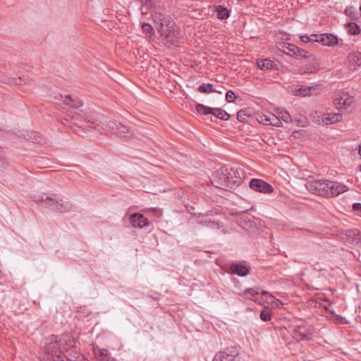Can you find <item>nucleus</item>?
<instances>
[{
    "mask_svg": "<svg viewBox=\"0 0 361 361\" xmlns=\"http://www.w3.org/2000/svg\"><path fill=\"white\" fill-rule=\"evenodd\" d=\"M103 125V128L106 131L111 132L113 134H115L118 130V126L119 122L114 120H111L107 117L104 118L103 121L102 122Z\"/></svg>",
    "mask_w": 361,
    "mask_h": 361,
    "instance_id": "obj_17",
    "label": "nucleus"
},
{
    "mask_svg": "<svg viewBox=\"0 0 361 361\" xmlns=\"http://www.w3.org/2000/svg\"><path fill=\"white\" fill-rule=\"evenodd\" d=\"M354 102L353 97L345 92H338L335 94L334 104L338 110H347Z\"/></svg>",
    "mask_w": 361,
    "mask_h": 361,
    "instance_id": "obj_6",
    "label": "nucleus"
},
{
    "mask_svg": "<svg viewBox=\"0 0 361 361\" xmlns=\"http://www.w3.org/2000/svg\"><path fill=\"white\" fill-rule=\"evenodd\" d=\"M248 116L246 109H240L237 114V119L240 122H246Z\"/></svg>",
    "mask_w": 361,
    "mask_h": 361,
    "instance_id": "obj_36",
    "label": "nucleus"
},
{
    "mask_svg": "<svg viewBox=\"0 0 361 361\" xmlns=\"http://www.w3.org/2000/svg\"><path fill=\"white\" fill-rule=\"evenodd\" d=\"M249 185L252 190L263 193H271L274 190L270 184L257 178H252L250 181Z\"/></svg>",
    "mask_w": 361,
    "mask_h": 361,
    "instance_id": "obj_12",
    "label": "nucleus"
},
{
    "mask_svg": "<svg viewBox=\"0 0 361 361\" xmlns=\"http://www.w3.org/2000/svg\"><path fill=\"white\" fill-rule=\"evenodd\" d=\"M360 171H361V164L360 165Z\"/></svg>",
    "mask_w": 361,
    "mask_h": 361,
    "instance_id": "obj_48",
    "label": "nucleus"
},
{
    "mask_svg": "<svg viewBox=\"0 0 361 361\" xmlns=\"http://www.w3.org/2000/svg\"><path fill=\"white\" fill-rule=\"evenodd\" d=\"M305 187L312 194L322 196H338L348 190V187L338 182L312 179L307 180Z\"/></svg>",
    "mask_w": 361,
    "mask_h": 361,
    "instance_id": "obj_3",
    "label": "nucleus"
},
{
    "mask_svg": "<svg viewBox=\"0 0 361 361\" xmlns=\"http://www.w3.org/2000/svg\"><path fill=\"white\" fill-rule=\"evenodd\" d=\"M343 116L341 114L326 113L319 116L318 122L324 126L330 125L339 122L342 120Z\"/></svg>",
    "mask_w": 361,
    "mask_h": 361,
    "instance_id": "obj_13",
    "label": "nucleus"
},
{
    "mask_svg": "<svg viewBox=\"0 0 361 361\" xmlns=\"http://www.w3.org/2000/svg\"><path fill=\"white\" fill-rule=\"evenodd\" d=\"M198 91L201 93H212L214 92L213 85L210 83H203L198 87Z\"/></svg>",
    "mask_w": 361,
    "mask_h": 361,
    "instance_id": "obj_31",
    "label": "nucleus"
},
{
    "mask_svg": "<svg viewBox=\"0 0 361 361\" xmlns=\"http://www.w3.org/2000/svg\"><path fill=\"white\" fill-rule=\"evenodd\" d=\"M344 13L346 16L350 17L351 18H355L357 16L356 11L353 6H348L345 8Z\"/></svg>",
    "mask_w": 361,
    "mask_h": 361,
    "instance_id": "obj_37",
    "label": "nucleus"
},
{
    "mask_svg": "<svg viewBox=\"0 0 361 361\" xmlns=\"http://www.w3.org/2000/svg\"><path fill=\"white\" fill-rule=\"evenodd\" d=\"M203 225L212 228V229H219L224 227V224L220 222L214 221H204L201 222Z\"/></svg>",
    "mask_w": 361,
    "mask_h": 361,
    "instance_id": "obj_32",
    "label": "nucleus"
},
{
    "mask_svg": "<svg viewBox=\"0 0 361 361\" xmlns=\"http://www.w3.org/2000/svg\"><path fill=\"white\" fill-rule=\"evenodd\" d=\"M257 65L261 70H270L274 68L276 66L274 61L269 59H258L257 61Z\"/></svg>",
    "mask_w": 361,
    "mask_h": 361,
    "instance_id": "obj_21",
    "label": "nucleus"
},
{
    "mask_svg": "<svg viewBox=\"0 0 361 361\" xmlns=\"http://www.w3.org/2000/svg\"><path fill=\"white\" fill-rule=\"evenodd\" d=\"M348 59L351 66L354 67L361 66V53L360 52H353L348 54Z\"/></svg>",
    "mask_w": 361,
    "mask_h": 361,
    "instance_id": "obj_22",
    "label": "nucleus"
},
{
    "mask_svg": "<svg viewBox=\"0 0 361 361\" xmlns=\"http://www.w3.org/2000/svg\"><path fill=\"white\" fill-rule=\"evenodd\" d=\"M295 45L290 43L282 42L279 44V49L284 54L293 57L294 54H295Z\"/></svg>",
    "mask_w": 361,
    "mask_h": 361,
    "instance_id": "obj_20",
    "label": "nucleus"
},
{
    "mask_svg": "<svg viewBox=\"0 0 361 361\" xmlns=\"http://www.w3.org/2000/svg\"><path fill=\"white\" fill-rule=\"evenodd\" d=\"M310 42H319V35H317V34H312L310 35Z\"/></svg>",
    "mask_w": 361,
    "mask_h": 361,
    "instance_id": "obj_42",
    "label": "nucleus"
},
{
    "mask_svg": "<svg viewBox=\"0 0 361 361\" xmlns=\"http://www.w3.org/2000/svg\"><path fill=\"white\" fill-rule=\"evenodd\" d=\"M91 345L94 357L97 361H117L111 357V353L107 349L100 348L95 343H92Z\"/></svg>",
    "mask_w": 361,
    "mask_h": 361,
    "instance_id": "obj_11",
    "label": "nucleus"
},
{
    "mask_svg": "<svg viewBox=\"0 0 361 361\" xmlns=\"http://www.w3.org/2000/svg\"><path fill=\"white\" fill-rule=\"evenodd\" d=\"M219 89L214 88L215 91L214 92H217L219 94H222L223 93V90L224 89V87H222V86H219Z\"/></svg>",
    "mask_w": 361,
    "mask_h": 361,
    "instance_id": "obj_45",
    "label": "nucleus"
},
{
    "mask_svg": "<svg viewBox=\"0 0 361 361\" xmlns=\"http://www.w3.org/2000/svg\"><path fill=\"white\" fill-rule=\"evenodd\" d=\"M271 310L269 307H264L263 310H262L260 313V318L264 322H269L271 320Z\"/></svg>",
    "mask_w": 361,
    "mask_h": 361,
    "instance_id": "obj_33",
    "label": "nucleus"
},
{
    "mask_svg": "<svg viewBox=\"0 0 361 361\" xmlns=\"http://www.w3.org/2000/svg\"><path fill=\"white\" fill-rule=\"evenodd\" d=\"M212 115L223 121H228L231 117L229 114L221 108H214Z\"/></svg>",
    "mask_w": 361,
    "mask_h": 361,
    "instance_id": "obj_24",
    "label": "nucleus"
},
{
    "mask_svg": "<svg viewBox=\"0 0 361 361\" xmlns=\"http://www.w3.org/2000/svg\"><path fill=\"white\" fill-rule=\"evenodd\" d=\"M342 236L350 245L361 247V232L358 229L345 230Z\"/></svg>",
    "mask_w": 361,
    "mask_h": 361,
    "instance_id": "obj_8",
    "label": "nucleus"
},
{
    "mask_svg": "<svg viewBox=\"0 0 361 361\" xmlns=\"http://www.w3.org/2000/svg\"><path fill=\"white\" fill-rule=\"evenodd\" d=\"M142 29L145 34L149 35V36H152L154 33V28L148 23H143L142 24Z\"/></svg>",
    "mask_w": 361,
    "mask_h": 361,
    "instance_id": "obj_34",
    "label": "nucleus"
},
{
    "mask_svg": "<svg viewBox=\"0 0 361 361\" xmlns=\"http://www.w3.org/2000/svg\"><path fill=\"white\" fill-rule=\"evenodd\" d=\"M313 89V87L310 86H301L299 89L295 90V94L302 97L310 96Z\"/></svg>",
    "mask_w": 361,
    "mask_h": 361,
    "instance_id": "obj_25",
    "label": "nucleus"
},
{
    "mask_svg": "<svg viewBox=\"0 0 361 361\" xmlns=\"http://www.w3.org/2000/svg\"><path fill=\"white\" fill-rule=\"evenodd\" d=\"M129 220L131 226L135 228H142L149 224L148 219L140 213L131 214Z\"/></svg>",
    "mask_w": 361,
    "mask_h": 361,
    "instance_id": "obj_14",
    "label": "nucleus"
},
{
    "mask_svg": "<svg viewBox=\"0 0 361 361\" xmlns=\"http://www.w3.org/2000/svg\"><path fill=\"white\" fill-rule=\"evenodd\" d=\"M88 127H90V128H97L96 126H90V125H88Z\"/></svg>",
    "mask_w": 361,
    "mask_h": 361,
    "instance_id": "obj_47",
    "label": "nucleus"
},
{
    "mask_svg": "<svg viewBox=\"0 0 361 361\" xmlns=\"http://www.w3.org/2000/svg\"><path fill=\"white\" fill-rule=\"evenodd\" d=\"M319 43L324 46L333 47L338 44V38L336 36L329 34L322 33L319 35Z\"/></svg>",
    "mask_w": 361,
    "mask_h": 361,
    "instance_id": "obj_15",
    "label": "nucleus"
},
{
    "mask_svg": "<svg viewBox=\"0 0 361 361\" xmlns=\"http://www.w3.org/2000/svg\"><path fill=\"white\" fill-rule=\"evenodd\" d=\"M260 288L259 287L255 288H246L244 291L238 293V295L245 299L251 300L254 301L256 297L259 295Z\"/></svg>",
    "mask_w": 361,
    "mask_h": 361,
    "instance_id": "obj_16",
    "label": "nucleus"
},
{
    "mask_svg": "<svg viewBox=\"0 0 361 361\" xmlns=\"http://www.w3.org/2000/svg\"><path fill=\"white\" fill-rule=\"evenodd\" d=\"M300 39H301L302 42L304 43H307V42H310V36H307V35H302V36H300Z\"/></svg>",
    "mask_w": 361,
    "mask_h": 361,
    "instance_id": "obj_43",
    "label": "nucleus"
},
{
    "mask_svg": "<svg viewBox=\"0 0 361 361\" xmlns=\"http://www.w3.org/2000/svg\"><path fill=\"white\" fill-rule=\"evenodd\" d=\"M239 354L235 347L226 348L224 351L217 353L212 361H235V357Z\"/></svg>",
    "mask_w": 361,
    "mask_h": 361,
    "instance_id": "obj_9",
    "label": "nucleus"
},
{
    "mask_svg": "<svg viewBox=\"0 0 361 361\" xmlns=\"http://www.w3.org/2000/svg\"><path fill=\"white\" fill-rule=\"evenodd\" d=\"M59 97L63 100V102L66 105L70 106L71 108L77 109L82 105V103L79 99H73L71 95H66L65 97H63L61 94H59Z\"/></svg>",
    "mask_w": 361,
    "mask_h": 361,
    "instance_id": "obj_19",
    "label": "nucleus"
},
{
    "mask_svg": "<svg viewBox=\"0 0 361 361\" xmlns=\"http://www.w3.org/2000/svg\"><path fill=\"white\" fill-rule=\"evenodd\" d=\"M269 117V124L270 126H276V127H280L282 125V122L281 121V118L279 116H276L274 114L271 113L268 114Z\"/></svg>",
    "mask_w": 361,
    "mask_h": 361,
    "instance_id": "obj_27",
    "label": "nucleus"
},
{
    "mask_svg": "<svg viewBox=\"0 0 361 361\" xmlns=\"http://www.w3.org/2000/svg\"><path fill=\"white\" fill-rule=\"evenodd\" d=\"M216 11L217 17L219 19L225 20V19H227L229 17V15H230L229 14V11L224 6H219L216 8Z\"/></svg>",
    "mask_w": 361,
    "mask_h": 361,
    "instance_id": "obj_26",
    "label": "nucleus"
},
{
    "mask_svg": "<svg viewBox=\"0 0 361 361\" xmlns=\"http://www.w3.org/2000/svg\"><path fill=\"white\" fill-rule=\"evenodd\" d=\"M262 295H257L254 300L255 302L259 305H264V303H267L268 305H272L275 300V298L269 293L267 291H262Z\"/></svg>",
    "mask_w": 361,
    "mask_h": 361,
    "instance_id": "obj_18",
    "label": "nucleus"
},
{
    "mask_svg": "<svg viewBox=\"0 0 361 361\" xmlns=\"http://www.w3.org/2000/svg\"><path fill=\"white\" fill-rule=\"evenodd\" d=\"M314 71L312 68H306L303 71V73H314Z\"/></svg>",
    "mask_w": 361,
    "mask_h": 361,
    "instance_id": "obj_44",
    "label": "nucleus"
},
{
    "mask_svg": "<svg viewBox=\"0 0 361 361\" xmlns=\"http://www.w3.org/2000/svg\"><path fill=\"white\" fill-rule=\"evenodd\" d=\"M45 200V207L57 212H68L72 208V204L62 199H60L56 195L46 196V198H41V200Z\"/></svg>",
    "mask_w": 361,
    "mask_h": 361,
    "instance_id": "obj_5",
    "label": "nucleus"
},
{
    "mask_svg": "<svg viewBox=\"0 0 361 361\" xmlns=\"http://www.w3.org/2000/svg\"><path fill=\"white\" fill-rule=\"evenodd\" d=\"M214 108L204 106L202 104H197L196 105V110L198 113L204 115L212 114Z\"/></svg>",
    "mask_w": 361,
    "mask_h": 361,
    "instance_id": "obj_28",
    "label": "nucleus"
},
{
    "mask_svg": "<svg viewBox=\"0 0 361 361\" xmlns=\"http://www.w3.org/2000/svg\"><path fill=\"white\" fill-rule=\"evenodd\" d=\"M279 118H281V121H283L284 122L288 123L291 121L290 116L288 113V111H282L280 113Z\"/></svg>",
    "mask_w": 361,
    "mask_h": 361,
    "instance_id": "obj_38",
    "label": "nucleus"
},
{
    "mask_svg": "<svg viewBox=\"0 0 361 361\" xmlns=\"http://www.w3.org/2000/svg\"><path fill=\"white\" fill-rule=\"evenodd\" d=\"M46 196L45 195H42V196H36L35 198H34V201L37 203V204H42V206H44L45 207V200H41V198L43 197V198H46Z\"/></svg>",
    "mask_w": 361,
    "mask_h": 361,
    "instance_id": "obj_41",
    "label": "nucleus"
},
{
    "mask_svg": "<svg viewBox=\"0 0 361 361\" xmlns=\"http://www.w3.org/2000/svg\"><path fill=\"white\" fill-rule=\"evenodd\" d=\"M1 159H2V149L0 147V161L1 160Z\"/></svg>",
    "mask_w": 361,
    "mask_h": 361,
    "instance_id": "obj_46",
    "label": "nucleus"
},
{
    "mask_svg": "<svg viewBox=\"0 0 361 361\" xmlns=\"http://www.w3.org/2000/svg\"><path fill=\"white\" fill-rule=\"evenodd\" d=\"M295 54H294L293 57H295L296 59H312V60L314 59V56L311 53H310L309 51H307L302 49H300V48L298 47L297 46L295 47Z\"/></svg>",
    "mask_w": 361,
    "mask_h": 361,
    "instance_id": "obj_23",
    "label": "nucleus"
},
{
    "mask_svg": "<svg viewBox=\"0 0 361 361\" xmlns=\"http://www.w3.org/2000/svg\"><path fill=\"white\" fill-rule=\"evenodd\" d=\"M347 30L350 35H356L360 32V28L355 23H349L347 25Z\"/></svg>",
    "mask_w": 361,
    "mask_h": 361,
    "instance_id": "obj_30",
    "label": "nucleus"
},
{
    "mask_svg": "<svg viewBox=\"0 0 361 361\" xmlns=\"http://www.w3.org/2000/svg\"><path fill=\"white\" fill-rule=\"evenodd\" d=\"M268 114H271L269 111H265V112H259L256 114V118L257 120L264 124V125H268L269 124V116Z\"/></svg>",
    "mask_w": 361,
    "mask_h": 361,
    "instance_id": "obj_29",
    "label": "nucleus"
},
{
    "mask_svg": "<svg viewBox=\"0 0 361 361\" xmlns=\"http://www.w3.org/2000/svg\"><path fill=\"white\" fill-rule=\"evenodd\" d=\"M235 93L231 91V90H228L226 93V100L227 102H234L235 99Z\"/></svg>",
    "mask_w": 361,
    "mask_h": 361,
    "instance_id": "obj_39",
    "label": "nucleus"
},
{
    "mask_svg": "<svg viewBox=\"0 0 361 361\" xmlns=\"http://www.w3.org/2000/svg\"><path fill=\"white\" fill-rule=\"evenodd\" d=\"M157 31L161 36L169 41L177 38L176 23L171 16L160 12H154L152 15Z\"/></svg>",
    "mask_w": 361,
    "mask_h": 361,
    "instance_id": "obj_4",
    "label": "nucleus"
},
{
    "mask_svg": "<svg viewBox=\"0 0 361 361\" xmlns=\"http://www.w3.org/2000/svg\"><path fill=\"white\" fill-rule=\"evenodd\" d=\"M353 210L357 214L361 215V203L356 202L352 205Z\"/></svg>",
    "mask_w": 361,
    "mask_h": 361,
    "instance_id": "obj_40",
    "label": "nucleus"
},
{
    "mask_svg": "<svg viewBox=\"0 0 361 361\" xmlns=\"http://www.w3.org/2000/svg\"><path fill=\"white\" fill-rule=\"evenodd\" d=\"M129 132V128L126 126L119 123L118 126V130L115 133L116 135L119 136H124L126 133Z\"/></svg>",
    "mask_w": 361,
    "mask_h": 361,
    "instance_id": "obj_35",
    "label": "nucleus"
},
{
    "mask_svg": "<svg viewBox=\"0 0 361 361\" xmlns=\"http://www.w3.org/2000/svg\"><path fill=\"white\" fill-rule=\"evenodd\" d=\"M243 169L240 168H221L213 175L214 186L226 190H234L242 183Z\"/></svg>",
    "mask_w": 361,
    "mask_h": 361,
    "instance_id": "obj_2",
    "label": "nucleus"
},
{
    "mask_svg": "<svg viewBox=\"0 0 361 361\" xmlns=\"http://www.w3.org/2000/svg\"><path fill=\"white\" fill-rule=\"evenodd\" d=\"M74 345V340L69 334L60 336L51 335L46 341L45 352L42 355L43 361H88L82 355L75 353L76 356L68 357L64 353Z\"/></svg>",
    "mask_w": 361,
    "mask_h": 361,
    "instance_id": "obj_1",
    "label": "nucleus"
},
{
    "mask_svg": "<svg viewBox=\"0 0 361 361\" xmlns=\"http://www.w3.org/2000/svg\"><path fill=\"white\" fill-rule=\"evenodd\" d=\"M226 271L243 277L250 273V267L242 263L233 262L228 266Z\"/></svg>",
    "mask_w": 361,
    "mask_h": 361,
    "instance_id": "obj_10",
    "label": "nucleus"
},
{
    "mask_svg": "<svg viewBox=\"0 0 361 361\" xmlns=\"http://www.w3.org/2000/svg\"><path fill=\"white\" fill-rule=\"evenodd\" d=\"M313 336L312 329L311 326L306 325H298L295 327L293 336L297 341H310Z\"/></svg>",
    "mask_w": 361,
    "mask_h": 361,
    "instance_id": "obj_7",
    "label": "nucleus"
}]
</instances>
